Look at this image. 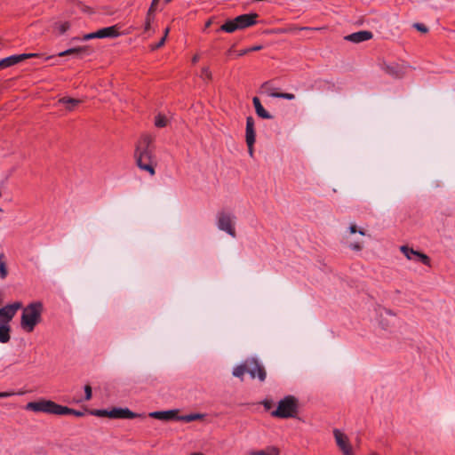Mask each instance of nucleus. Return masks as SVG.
I'll list each match as a JSON object with an SVG mask.
<instances>
[{
  "instance_id": "nucleus-1",
  "label": "nucleus",
  "mask_w": 455,
  "mask_h": 455,
  "mask_svg": "<svg viewBox=\"0 0 455 455\" xmlns=\"http://www.w3.org/2000/svg\"><path fill=\"white\" fill-rule=\"evenodd\" d=\"M154 140L149 135H143L139 140L134 153L138 167L149 173L150 176L156 174V157L155 155Z\"/></svg>"
},
{
  "instance_id": "nucleus-2",
  "label": "nucleus",
  "mask_w": 455,
  "mask_h": 455,
  "mask_svg": "<svg viewBox=\"0 0 455 455\" xmlns=\"http://www.w3.org/2000/svg\"><path fill=\"white\" fill-rule=\"evenodd\" d=\"M42 311L43 305L40 302H33L24 307L20 320L21 328L27 332L33 331L41 321Z\"/></svg>"
},
{
  "instance_id": "nucleus-3",
  "label": "nucleus",
  "mask_w": 455,
  "mask_h": 455,
  "mask_svg": "<svg viewBox=\"0 0 455 455\" xmlns=\"http://www.w3.org/2000/svg\"><path fill=\"white\" fill-rule=\"evenodd\" d=\"M259 15L257 13H245L239 15L232 20H228L220 28V31L226 33H233L236 30L245 29L257 24V19Z\"/></svg>"
},
{
  "instance_id": "nucleus-4",
  "label": "nucleus",
  "mask_w": 455,
  "mask_h": 455,
  "mask_svg": "<svg viewBox=\"0 0 455 455\" xmlns=\"http://www.w3.org/2000/svg\"><path fill=\"white\" fill-rule=\"evenodd\" d=\"M298 413V400L292 395H287L280 400L277 407L271 412V415L280 419L296 417Z\"/></svg>"
},
{
  "instance_id": "nucleus-5",
  "label": "nucleus",
  "mask_w": 455,
  "mask_h": 455,
  "mask_svg": "<svg viewBox=\"0 0 455 455\" xmlns=\"http://www.w3.org/2000/svg\"><path fill=\"white\" fill-rule=\"evenodd\" d=\"M25 409L34 412H44L48 414L58 415L63 412L62 405H60L50 400H40L36 402H29L25 406Z\"/></svg>"
},
{
  "instance_id": "nucleus-6",
  "label": "nucleus",
  "mask_w": 455,
  "mask_h": 455,
  "mask_svg": "<svg viewBox=\"0 0 455 455\" xmlns=\"http://www.w3.org/2000/svg\"><path fill=\"white\" fill-rule=\"evenodd\" d=\"M235 216L228 212H220L217 215V226L220 230L225 231L232 237H235Z\"/></svg>"
},
{
  "instance_id": "nucleus-7",
  "label": "nucleus",
  "mask_w": 455,
  "mask_h": 455,
  "mask_svg": "<svg viewBox=\"0 0 455 455\" xmlns=\"http://www.w3.org/2000/svg\"><path fill=\"white\" fill-rule=\"evenodd\" d=\"M120 36L119 27L117 25L110 26L99 29L96 32L84 35L82 38L74 37L72 41H87L94 38H116Z\"/></svg>"
},
{
  "instance_id": "nucleus-8",
  "label": "nucleus",
  "mask_w": 455,
  "mask_h": 455,
  "mask_svg": "<svg viewBox=\"0 0 455 455\" xmlns=\"http://www.w3.org/2000/svg\"><path fill=\"white\" fill-rule=\"evenodd\" d=\"M333 435L336 441V444L343 455H355V450L353 449L349 438L347 435L339 429H334Z\"/></svg>"
},
{
  "instance_id": "nucleus-9",
  "label": "nucleus",
  "mask_w": 455,
  "mask_h": 455,
  "mask_svg": "<svg viewBox=\"0 0 455 455\" xmlns=\"http://www.w3.org/2000/svg\"><path fill=\"white\" fill-rule=\"evenodd\" d=\"M247 372L251 379L258 378L260 381H264L267 377L264 367L254 358L246 360Z\"/></svg>"
},
{
  "instance_id": "nucleus-10",
  "label": "nucleus",
  "mask_w": 455,
  "mask_h": 455,
  "mask_svg": "<svg viewBox=\"0 0 455 455\" xmlns=\"http://www.w3.org/2000/svg\"><path fill=\"white\" fill-rule=\"evenodd\" d=\"M407 68L406 64L398 62L383 63L382 65V69L395 78L403 77L407 72Z\"/></svg>"
},
{
  "instance_id": "nucleus-11",
  "label": "nucleus",
  "mask_w": 455,
  "mask_h": 455,
  "mask_svg": "<svg viewBox=\"0 0 455 455\" xmlns=\"http://www.w3.org/2000/svg\"><path fill=\"white\" fill-rule=\"evenodd\" d=\"M21 307L22 304L20 302H14L0 307V323H9Z\"/></svg>"
},
{
  "instance_id": "nucleus-12",
  "label": "nucleus",
  "mask_w": 455,
  "mask_h": 455,
  "mask_svg": "<svg viewBox=\"0 0 455 455\" xmlns=\"http://www.w3.org/2000/svg\"><path fill=\"white\" fill-rule=\"evenodd\" d=\"M400 250L408 259L419 260L422 262L424 265L429 266L430 259L426 254L414 251L413 249L409 248L406 245L401 246Z\"/></svg>"
},
{
  "instance_id": "nucleus-13",
  "label": "nucleus",
  "mask_w": 455,
  "mask_h": 455,
  "mask_svg": "<svg viewBox=\"0 0 455 455\" xmlns=\"http://www.w3.org/2000/svg\"><path fill=\"white\" fill-rule=\"evenodd\" d=\"M36 53H23L19 55H12L0 60V69L13 66L24 60L36 57Z\"/></svg>"
},
{
  "instance_id": "nucleus-14",
  "label": "nucleus",
  "mask_w": 455,
  "mask_h": 455,
  "mask_svg": "<svg viewBox=\"0 0 455 455\" xmlns=\"http://www.w3.org/2000/svg\"><path fill=\"white\" fill-rule=\"evenodd\" d=\"M91 52V50L88 46H80V47H74L68 49L66 51L60 52L58 53V56L64 57V56H74L76 58L81 59L84 55H89Z\"/></svg>"
},
{
  "instance_id": "nucleus-15",
  "label": "nucleus",
  "mask_w": 455,
  "mask_h": 455,
  "mask_svg": "<svg viewBox=\"0 0 455 455\" xmlns=\"http://www.w3.org/2000/svg\"><path fill=\"white\" fill-rule=\"evenodd\" d=\"M178 410L170 411H157L149 413V417L159 420H172L176 419L178 416Z\"/></svg>"
},
{
  "instance_id": "nucleus-16",
  "label": "nucleus",
  "mask_w": 455,
  "mask_h": 455,
  "mask_svg": "<svg viewBox=\"0 0 455 455\" xmlns=\"http://www.w3.org/2000/svg\"><path fill=\"white\" fill-rule=\"evenodd\" d=\"M254 119L251 116L246 118L245 140L247 146H253L255 143Z\"/></svg>"
},
{
  "instance_id": "nucleus-17",
  "label": "nucleus",
  "mask_w": 455,
  "mask_h": 455,
  "mask_svg": "<svg viewBox=\"0 0 455 455\" xmlns=\"http://www.w3.org/2000/svg\"><path fill=\"white\" fill-rule=\"evenodd\" d=\"M372 37V34L370 31L362 30L355 33H352L347 36H345V39L352 42V43H362L367 40H370Z\"/></svg>"
},
{
  "instance_id": "nucleus-18",
  "label": "nucleus",
  "mask_w": 455,
  "mask_h": 455,
  "mask_svg": "<svg viewBox=\"0 0 455 455\" xmlns=\"http://www.w3.org/2000/svg\"><path fill=\"white\" fill-rule=\"evenodd\" d=\"M137 414L125 408H114L111 410L110 419H134Z\"/></svg>"
},
{
  "instance_id": "nucleus-19",
  "label": "nucleus",
  "mask_w": 455,
  "mask_h": 455,
  "mask_svg": "<svg viewBox=\"0 0 455 455\" xmlns=\"http://www.w3.org/2000/svg\"><path fill=\"white\" fill-rule=\"evenodd\" d=\"M252 103L255 108L256 114L263 118V119H271L273 116L263 108L259 99L258 97H254L252 99Z\"/></svg>"
},
{
  "instance_id": "nucleus-20",
  "label": "nucleus",
  "mask_w": 455,
  "mask_h": 455,
  "mask_svg": "<svg viewBox=\"0 0 455 455\" xmlns=\"http://www.w3.org/2000/svg\"><path fill=\"white\" fill-rule=\"evenodd\" d=\"M247 455H280V450L276 446H267L263 450H251Z\"/></svg>"
},
{
  "instance_id": "nucleus-21",
  "label": "nucleus",
  "mask_w": 455,
  "mask_h": 455,
  "mask_svg": "<svg viewBox=\"0 0 455 455\" xmlns=\"http://www.w3.org/2000/svg\"><path fill=\"white\" fill-rule=\"evenodd\" d=\"M71 27L69 21H58L53 25V30L59 36L65 34Z\"/></svg>"
},
{
  "instance_id": "nucleus-22",
  "label": "nucleus",
  "mask_w": 455,
  "mask_h": 455,
  "mask_svg": "<svg viewBox=\"0 0 455 455\" xmlns=\"http://www.w3.org/2000/svg\"><path fill=\"white\" fill-rule=\"evenodd\" d=\"M10 326L8 323H0V342L7 343L10 340Z\"/></svg>"
},
{
  "instance_id": "nucleus-23",
  "label": "nucleus",
  "mask_w": 455,
  "mask_h": 455,
  "mask_svg": "<svg viewBox=\"0 0 455 455\" xmlns=\"http://www.w3.org/2000/svg\"><path fill=\"white\" fill-rule=\"evenodd\" d=\"M59 103L63 104L68 111H72L80 103V100L64 97L59 100Z\"/></svg>"
},
{
  "instance_id": "nucleus-24",
  "label": "nucleus",
  "mask_w": 455,
  "mask_h": 455,
  "mask_svg": "<svg viewBox=\"0 0 455 455\" xmlns=\"http://www.w3.org/2000/svg\"><path fill=\"white\" fill-rule=\"evenodd\" d=\"M204 418V414L201 413H191L188 415L179 416L177 420L185 421V422H192L199 419H203Z\"/></svg>"
},
{
  "instance_id": "nucleus-25",
  "label": "nucleus",
  "mask_w": 455,
  "mask_h": 455,
  "mask_svg": "<svg viewBox=\"0 0 455 455\" xmlns=\"http://www.w3.org/2000/svg\"><path fill=\"white\" fill-rule=\"evenodd\" d=\"M267 94H268V96H270L272 98H281V99H285V100H289L295 99V95L293 93H289V92H275L274 91H270L267 92Z\"/></svg>"
},
{
  "instance_id": "nucleus-26",
  "label": "nucleus",
  "mask_w": 455,
  "mask_h": 455,
  "mask_svg": "<svg viewBox=\"0 0 455 455\" xmlns=\"http://www.w3.org/2000/svg\"><path fill=\"white\" fill-rule=\"evenodd\" d=\"M247 372V366H246V360L243 362V363L236 366L233 370V375L235 377L243 379V375Z\"/></svg>"
},
{
  "instance_id": "nucleus-27",
  "label": "nucleus",
  "mask_w": 455,
  "mask_h": 455,
  "mask_svg": "<svg viewBox=\"0 0 455 455\" xmlns=\"http://www.w3.org/2000/svg\"><path fill=\"white\" fill-rule=\"evenodd\" d=\"M8 275L7 265L5 261V256L4 253H0V278L4 279Z\"/></svg>"
},
{
  "instance_id": "nucleus-28",
  "label": "nucleus",
  "mask_w": 455,
  "mask_h": 455,
  "mask_svg": "<svg viewBox=\"0 0 455 455\" xmlns=\"http://www.w3.org/2000/svg\"><path fill=\"white\" fill-rule=\"evenodd\" d=\"M168 124V119L164 115H157L155 118V125L158 128L165 127Z\"/></svg>"
},
{
  "instance_id": "nucleus-29",
  "label": "nucleus",
  "mask_w": 455,
  "mask_h": 455,
  "mask_svg": "<svg viewBox=\"0 0 455 455\" xmlns=\"http://www.w3.org/2000/svg\"><path fill=\"white\" fill-rule=\"evenodd\" d=\"M62 409H64L63 412L61 413H58V415H68V414H72V415H75L76 417H82L84 415V412L82 411H76L74 409H70L68 407H66V406H62Z\"/></svg>"
},
{
  "instance_id": "nucleus-30",
  "label": "nucleus",
  "mask_w": 455,
  "mask_h": 455,
  "mask_svg": "<svg viewBox=\"0 0 455 455\" xmlns=\"http://www.w3.org/2000/svg\"><path fill=\"white\" fill-rule=\"evenodd\" d=\"M200 77L204 81L212 80V72L208 67H204L202 68Z\"/></svg>"
},
{
  "instance_id": "nucleus-31",
  "label": "nucleus",
  "mask_w": 455,
  "mask_h": 455,
  "mask_svg": "<svg viewBox=\"0 0 455 455\" xmlns=\"http://www.w3.org/2000/svg\"><path fill=\"white\" fill-rule=\"evenodd\" d=\"M349 234L354 235L355 233L360 234L361 235H365V232L363 228L358 229L357 226L355 224H350L349 228Z\"/></svg>"
},
{
  "instance_id": "nucleus-32",
  "label": "nucleus",
  "mask_w": 455,
  "mask_h": 455,
  "mask_svg": "<svg viewBox=\"0 0 455 455\" xmlns=\"http://www.w3.org/2000/svg\"><path fill=\"white\" fill-rule=\"evenodd\" d=\"M348 246L353 251H360L363 249V243L359 241L349 242Z\"/></svg>"
},
{
  "instance_id": "nucleus-33",
  "label": "nucleus",
  "mask_w": 455,
  "mask_h": 455,
  "mask_svg": "<svg viewBox=\"0 0 455 455\" xmlns=\"http://www.w3.org/2000/svg\"><path fill=\"white\" fill-rule=\"evenodd\" d=\"M261 49H262L261 45H255L253 47L247 48V49H244V50L239 52L238 56H243L251 52L259 51Z\"/></svg>"
},
{
  "instance_id": "nucleus-34",
  "label": "nucleus",
  "mask_w": 455,
  "mask_h": 455,
  "mask_svg": "<svg viewBox=\"0 0 455 455\" xmlns=\"http://www.w3.org/2000/svg\"><path fill=\"white\" fill-rule=\"evenodd\" d=\"M153 19H154V14L152 13L151 15H149V12H148L147 17H146L145 26H144L145 32H148L150 29L151 22H152Z\"/></svg>"
},
{
  "instance_id": "nucleus-35",
  "label": "nucleus",
  "mask_w": 455,
  "mask_h": 455,
  "mask_svg": "<svg viewBox=\"0 0 455 455\" xmlns=\"http://www.w3.org/2000/svg\"><path fill=\"white\" fill-rule=\"evenodd\" d=\"M94 415L96 416H99V417H108V418H110V414H111V410H97L94 411L93 413Z\"/></svg>"
},
{
  "instance_id": "nucleus-36",
  "label": "nucleus",
  "mask_w": 455,
  "mask_h": 455,
  "mask_svg": "<svg viewBox=\"0 0 455 455\" xmlns=\"http://www.w3.org/2000/svg\"><path fill=\"white\" fill-rule=\"evenodd\" d=\"M23 394L24 393L21 391H20V392H14V391L0 392V397L6 398V397H10V396H12L15 395H23Z\"/></svg>"
},
{
  "instance_id": "nucleus-37",
  "label": "nucleus",
  "mask_w": 455,
  "mask_h": 455,
  "mask_svg": "<svg viewBox=\"0 0 455 455\" xmlns=\"http://www.w3.org/2000/svg\"><path fill=\"white\" fill-rule=\"evenodd\" d=\"M84 393H85L84 400L85 401L91 400L92 399V387H91V386H89V385H85L84 386Z\"/></svg>"
},
{
  "instance_id": "nucleus-38",
  "label": "nucleus",
  "mask_w": 455,
  "mask_h": 455,
  "mask_svg": "<svg viewBox=\"0 0 455 455\" xmlns=\"http://www.w3.org/2000/svg\"><path fill=\"white\" fill-rule=\"evenodd\" d=\"M165 41H166L165 36H163L160 41H157V44H152L150 46L151 50L155 51L156 49H159L160 47H162L164 44Z\"/></svg>"
},
{
  "instance_id": "nucleus-39",
  "label": "nucleus",
  "mask_w": 455,
  "mask_h": 455,
  "mask_svg": "<svg viewBox=\"0 0 455 455\" xmlns=\"http://www.w3.org/2000/svg\"><path fill=\"white\" fill-rule=\"evenodd\" d=\"M413 27L422 33H427L428 31V28L422 23H415Z\"/></svg>"
},
{
  "instance_id": "nucleus-40",
  "label": "nucleus",
  "mask_w": 455,
  "mask_h": 455,
  "mask_svg": "<svg viewBox=\"0 0 455 455\" xmlns=\"http://www.w3.org/2000/svg\"><path fill=\"white\" fill-rule=\"evenodd\" d=\"M158 2H159V0H152L150 7L148 11V12H149V15H151L152 13L154 14V12L156 10V5H157Z\"/></svg>"
},
{
  "instance_id": "nucleus-41",
  "label": "nucleus",
  "mask_w": 455,
  "mask_h": 455,
  "mask_svg": "<svg viewBox=\"0 0 455 455\" xmlns=\"http://www.w3.org/2000/svg\"><path fill=\"white\" fill-rule=\"evenodd\" d=\"M263 405H264V407H265L266 409H267V410H268V409H270V408H271V402H269V401H264V402H263Z\"/></svg>"
},
{
  "instance_id": "nucleus-42",
  "label": "nucleus",
  "mask_w": 455,
  "mask_h": 455,
  "mask_svg": "<svg viewBox=\"0 0 455 455\" xmlns=\"http://www.w3.org/2000/svg\"><path fill=\"white\" fill-rule=\"evenodd\" d=\"M200 57L198 54H196L193 58H192V63L193 64H196L198 60H199Z\"/></svg>"
},
{
  "instance_id": "nucleus-43",
  "label": "nucleus",
  "mask_w": 455,
  "mask_h": 455,
  "mask_svg": "<svg viewBox=\"0 0 455 455\" xmlns=\"http://www.w3.org/2000/svg\"><path fill=\"white\" fill-rule=\"evenodd\" d=\"M249 154L251 156L253 155V146H248Z\"/></svg>"
},
{
  "instance_id": "nucleus-44",
  "label": "nucleus",
  "mask_w": 455,
  "mask_h": 455,
  "mask_svg": "<svg viewBox=\"0 0 455 455\" xmlns=\"http://www.w3.org/2000/svg\"><path fill=\"white\" fill-rule=\"evenodd\" d=\"M169 32H170V28H166L164 30V36H165V39L167 38Z\"/></svg>"
},
{
  "instance_id": "nucleus-45",
  "label": "nucleus",
  "mask_w": 455,
  "mask_h": 455,
  "mask_svg": "<svg viewBox=\"0 0 455 455\" xmlns=\"http://www.w3.org/2000/svg\"><path fill=\"white\" fill-rule=\"evenodd\" d=\"M212 24V20H209L206 23H205V28H209Z\"/></svg>"
},
{
  "instance_id": "nucleus-46",
  "label": "nucleus",
  "mask_w": 455,
  "mask_h": 455,
  "mask_svg": "<svg viewBox=\"0 0 455 455\" xmlns=\"http://www.w3.org/2000/svg\"><path fill=\"white\" fill-rule=\"evenodd\" d=\"M172 0H164V4H169L170 2H172Z\"/></svg>"
},
{
  "instance_id": "nucleus-47",
  "label": "nucleus",
  "mask_w": 455,
  "mask_h": 455,
  "mask_svg": "<svg viewBox=\"0 0 455 455\" xmlns=\"http://www.w3.org/2000/svg\"><path fill=\"white\" fill-rule=\"evenodd\" d=\"M267 85H268V84H267V83H265V84H263V87L265 88V87H267Z\"/></svg>"
},
{
  "instance_id": "nucleus-48",
  "label": "nucleus",
  "mask_w": 455,
  "mask_h": 455,
  "mask_svg": "<svg viewBox=\"0 0 455 455\" xmlns=\"http://www.w3.org/2000/svg\"><path fill=\"white\" fill-rule=\"evenodd\" d=\"M370 455H378V454H377V453H371V454H370Z\"/></svg>"
},
{
  "instance_id": "nucleus-49",
  "label": "nucleus",
  "mask_w": 455,
  "mask_h": 455,
  "mask_svg": "<svg viewBox=\"0 0 455 455\" xmlns=\"http://www.w3.org/2000/svg\"><path fill=\"white\" fill-rule=\"evenodd\" d=\"M0 212H2V209L0 208Z\"/></svg>"
}]
</instances>
